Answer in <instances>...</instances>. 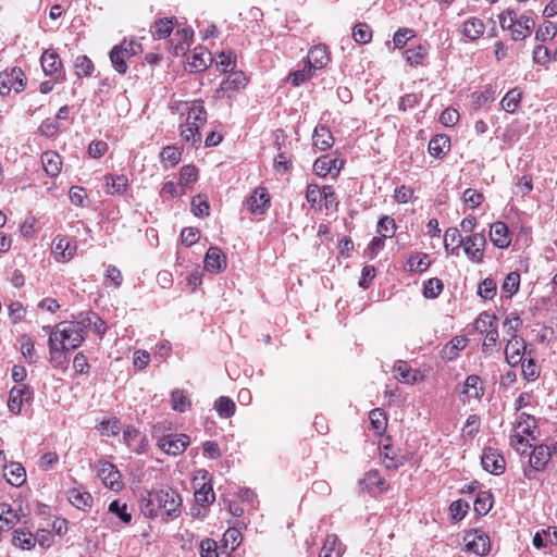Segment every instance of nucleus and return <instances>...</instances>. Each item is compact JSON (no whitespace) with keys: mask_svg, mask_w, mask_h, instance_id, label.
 Listing matches in <instances>:
<instances>
[{"mask_svg":"<svg viewBox=\"0 0 557 557\" xmlns=\"http://www.w3.org/2000/svg\"><path fill=\"white\" fill-rule=\"evenodd\" d=\"M143 512L146 517L157 518L163 515L177 517L181 512L182 498L176 490H147L143 498Z\"/></svg>","mask_w":557,"mask_h":557,"instance_id":"f257e3e1","label":"nucleus"},{"mask_svg":"<svg viewBox=\"0 0 557 557\" xmlns=\"http://www.w3.org/2000/svg\"><path fill=\"white\" fill-rule=\"evenodd\" d=\"M55 329L60 333V345L62 348L76 349L84 342V332L82 326L71 322H61Z\"/></svg>","mask_w":557,"mask_h":557,"instance_id":"f03ea898","label":"nucleus"},{"mask_svg":"<svg viewBox=\"0 0 557 557\" xmlns=\"http://www.w3.org/2000/svg\"><path fill=\"white\" fill-rule=\"evenodd\" d=\"M466 550L478 556H485L491 549L490 536L480 529H471L463 536Z\"/></svg>","mask_w":557,"mask_h":557,"instance_id":"7ed1b4c3","label":"nucleus"},{"mask_svg":"<svg viewBox=\"0 0 557 557\" xmlns=\"http://www.w3.org/2000/svg\"><path fill=\"white\" fill-rule=\"evenodd\" d=\"M25 88V75L20 67L0 73V95L7 96L12 89L21 92Z\"/></svg>","mask_w":557,"mask_h":557,"instance_id":"20e7f679","label":"nucleus"},{"mask_svg":"<svg viewBox=\"0 0 557 557\" xmlns=\"http://www.w3.org/2000/svg\"><path fill=\"white\" fill-rule=\"evenodd\" d=\"M552 451L546 445H537L533 448L529 458V467L524 468V475L528 479H534L535 473L543 471L548 463Z\"/></svg>","mask_w":557,"mask_h":557,"instance_id":"39448f33","label":"nucleus"},{"mask_svg":"<svg viewBox=\"0 0 557 557\" xmlns=\"http://www.w3.org/2000/svg\"><path fill=\"white\" fill-rule=\"evenodd\" d=\"M506 13L509 16L508 29L511 32L513 40H522L530 36L534 26V22L531 17L523 15L517 20V13L512 9H507Z\"/></svg>","mask_w":557,"mask_h":557,"instance_id":"423d86ee","label":"nucleus"},{"mask_svg":"<svg viewBox=\"0 0 557 557\" xmlns=\"http://www.w3.org/2000/svg\"><path fill=\"white\" fill-rule=\"evenodd\" d=\"M463 251L473 263H481L484 257L486 237L483 233H474L465 238Z\"/></svg>","mask_w":557,"mask_h":557,"instance_id":"0eeeda50","label":"nucleus"},{"mask_svg":"<svg viewBox=\"0 0 557 557\" xmlns=\"http://www.w3.org/2000/svg\"><path fill=\"white\" fill-rule=\"evenodd\" d=\"M189 445V437L185 434H168L158 441V447L168 455L177 456L185 451Z\"/></svg>","mask_w":557,"mask_h":557,"instance_id":"6e6552de","label":"nucleus"},{"mask_svg":"<svg viewBox=\"0 0 557 557\" xmlns=\"http://www.w3.org/2000/svg\"><path fill=\"white\" fill-rule=\"evenodd\" d=\"M270 195L265 187H257L247 198L246 206L252 214L262 215L270 207Z\"/></svg>","mask_w":557,"mask_h":557,"instance_id":"1a4fd4ad","label":"nucleus"},{"mask_svg":"<svg viewBox=\"0 0 557 557\" xmlns=\"http://www.w3.org/2000/svg\"><path fill=\"white\" fill-rule=\"evenodd\" d=\"M33 397V391L25 384H18L10 391L8 407L14 414L21 412L24 403H27Z\"/></svg>","mask_w":557,"mask_h":557,"instance_id":"9d476101","label":"nucleus"},{"mask_svg":"<svg viewBox=\"0 0 557 557\" xmlns=\"http://www.w3.org/2000/svg\"><path fill=\"white\" fill-rule=\"evenodd\" d=\"M481 463L485 471L493 474H500L505 470V459L497 449L486 447L481 456Z\"/></svg>","mask_w":557,"mask_h":557,"instance_id":"9b49d317","label":"nucleus"},{"mask_svg":"<svg viewBox=\"0 0 557 557\" xmlns=\"http://www.w3.org/2000/svg\"><path fill=\"white\" fill-rule=\"evenodd\" d=\"M97 475L106 487H114L119 485L122 480V474L119 469L109 461H99L96 466Z\"/></svg>","mask_w":557,"mask_h":557,"instance_id":"f8f14e48","label":"nucleus"},{"mask_svg":"<svg viewBox=\"0 0 557 557\" xmlns=\"http://www.w3.org/2000/svg\"><path fill=\"white\" fill-rule=\"evenodd\" d=\"M77 245L74 239L66 236L57 237L53 242V253L57 261L66 262L76 253Z\"/></svg>","mask_w":557,"mask_h":557,"instance_id":"ddd939ff","label":"nucleus"},{"mask_svg":"<svg viewBox=\"0 0 557 557\" xmlns=\"http://www.w3.org/2000/svg\"><path fill=\"white\" fill-rule=\"evenodd\" d=\"M203 263L207 271L221 273L227 265L226 256L219 247L212 246L207 250Z\"/></svg>","mask_w":557,"mask_h":557,"instance_id":"4468645a","label":"nucleus"},{"mask_svg":"<svg viewBox=\"0 0 557 557\" xmlns=\"http://www.w3.org/2000/svg\"><path fill=\"white\" fill-rule=\"evenodd\" d=\"M25 516L26 513L24 512L21 503L15 505L5 503L0 504V522L8 529L14 527L20 522L21 518Z\"/></svg>","mask_w":557,"mask_h":557,"instance_id":"2eb2a0df","label":"nucleus"},{"mask_svg":"<svg viewBox=\"0 0 557 557\" xmlns=\"http://www.w3.org/2000/svg\"><path fill=\"white\" fill-rule=\"evenodd\" d=\"M525 350L524 341L519 337L509 338L506 348L505 356L506 361L510 367H516L523 360Z\"/></svg>","mask_w":557,"mask_h":557,"instance_id":"dca6fc26","label":"nucleus"},{"mask_svg":"<svg viewBox=\"0 0 557 557\" xmlns=\"http://www.w3.org/2000/svg\"><path fill=\"white\" fill-rule=\"evenodd\" d=\"M345 161L343 159L332 158L329 154L322 156L314 161L313 170L318 176L325 177L335 171L338 173Z\"/></svg>","mask_w":557,"mask_h":557,"instance_id":"f3484780","label":"nucleus"},{"mask_svg":"<svg viewBox=\"0 0 557 557\" xmlns=\"http://www.w3.org/2000/svg\"><path fill=\"white\" fill-rule=\"evenodd\" d=\"M490 238L497 248H507L511 243V235L506 223L497 221L492 224L490 230Z\"/></svg>","mask_w":557,"mask_h":557,"instance_id":"a211bd4d","label":"nucleus"},{"mask_svg":"<svg viewBox=\"0 0 557 557\" xmlns=\"http://www.w3.org/2000/svg\"><path fill=\"white\" fill-rule=\"evenodd\" d=\"M329 60L327 47L325 45H317L309 50L306 64L314 72L324 67Z\"/></svg>","mask_w":557,"mask_h":557,"instance_id":"6ab92c4d","label":"nucleus"},{"mask_svg":"<svg viewBox=\"0 0 557 557\" xmlns=\"http://www.w3.org/2000/svg\"><path fill=\"white\" fill-rule=\"evenodd\" d=\"M3 476L12 487H21L26 481V471L18 462H11L3 469Z\"/></svg>","mask_w":557,"mask_h":557,"instance_id":"aec40b11","label":"nucleus"},{"mask_svg":"<svg viewBox=\"0 0 557 557\" xmlns=\"http://www.w3.org/2000/svg\"><path fill=\"white\" fill-rule=\"evenodd\" d=\"M40 64L46 75H54L62 70V61L59 54L51 49H47L40 57Z\"/></svg>","mask_w":557,"mask_h":557,"instance_id":"412c9836","label":"nucleus"},{"mask_svg":"<svg viewBox=\"0 0 557 557\" xmlns=\"http://www.w3.org/2000/svg\"><path fill=\"white\" fill-rule=\"evenodd\" d=\"M41 163L48 176L55 177L60 174L62 159L59 153L54 151H45L41 154Z\"/></svg>","mask_w":557,"mask_h":557,"instance_id":"4be33fe9","label":"nucleus"},{"mask_svg":"<svg viewBox=\"0 0 557 557\" xmlns=\"http://www.w3.org/2000/svg\"><path fill=\"white\" fill-rule=\"evenodd\" d=\"M313 146L325 151L334 144V138L330 129L324 125H317L312 134Z\"/></svg>","mask_w":557,"mask_h":557,"instance_id":"5701e85b","label":"nucleus"},{"mask_svg":"<svg viewBox=\"0 0 557 557\" xmlns=\"http://www.w3.org/2000/svg\"><path fill=\"white\" fill-rule=\"evenodd\" d=\"M12 544L21 549H32L36 545V539L26 528H17L13 531Z\"/></svg>","mask_w":557,"mask_h":557,"instance_id":"b1692460","label":"nucleus"},{"mask_svg":"<svg viewBox=\"0 0 557 557\" xmlns=\"http://www.w3.org/2000/svg\"><path fill=\"white\" fill-rule=\"evenodd\" d=\"M450 148V139L447 135H435L429 143V152L432 157L442 159Z\"/></svg>","mask_w":557,"mask_h":557,"instance_id":"393cba45","label":"nucleus"},{"mask_svg":"<svg viewBox=\"0 0 557 557\" xmlns=\"http://www.w3.org/2000/svg\"><path fill=\"white\" fill-rule=\"evenodd\" d=\"M247 85V77L243 72H232L226 79L221 83L218 91L236 92Z\"/></svg>","mask_w":557,"mask_h":557,"instance_id":"a878e982","label":"nucleus"},{"mask_svg":"<svg viewBox=\"0 0 557 557\" xmlns=\"http://www.w3.org/2000/svg\"><path fill=\"white\" fill-rule=\"evenodd\" d=\"M67 499L81 510H87L92 506V496L86 490H69Z\"/></svg>","mask_w":557,"mask_h":557,"instance_id":"bb28decb","label":"nucleus"},{"mask_svg":"<svg viewBox=\"0 0 557 557\" xmlns=\"http://www.w3.org/2000/svg\"><path fill=\"white\" fill-rule=\"evenodd\" d=\"M463 393L474 399H481L484 394L482 380L479 375H469L463 384Z\"/></svg>","mask_w":557,"mask_h":557,"instance_id":"cd10ccee","label":"nucleus"},{"mask_svg":"<svg viewBox=\"0 0 557 557\" xmlns=\"http://www.w3.org/2000/svg\"><path fill=\"white\" fill-rule=\"evenodd\" d=\"M466 345L467 338L456 336L441 350V356L445 360L453 361L458 357V351L463 349Z\"/></svg>","mask_w":557,"mask_h":557,"instance_id":"c85d7f7f","label":"nucleus"},{"mask_svg":"<svg viewBox=\"0 0 557 557\" xmlns=\"http://www.w3.org/2000/svg\"><path fill=\"white\" fill-rule=\"evenodd\" d=\"M485 30V25L482 20L478 17H470L463 23L462 34L470 40L480 38Z\"/></svg>","mask_w":557,"mask_h":557,"instance_id":"c756f323","label":"nucleus"},{"mask_svg":"<svg viewBox=\"0 0 557 557\" xmlns=\"http://www.w3.org/2000/svg\"><path fill=\"white\" fill-rule=\"evenodd\" d=\"M206 121L207 111L202 106V101L195 102L188 111L187 123L199 129V127L203 125Z\"/></svg>","mask_w":557,"mask_h":557,"instance_id":"7c9ffc66","label":"nucleus"},{"mask_svg":"<svg viewBox=\"0 0 557 557\" xmlns=\"http://www.w3.org/2000/svg\"><path fill=\"white\" fill-rule=\"evenodd\" d=\"M175 18L163 17L156 21L151 26V33L154 37L159 39L166 38L171 35L174 28Z\"/></svg>","mask_w":557,"mask_h":557,"instance_id":"2f4dec72","label":"nucleus"},{"mask_svg":"<svg viewBox=\"0 0 557 557\" xmlns=\"http://www.w3.org/2000/svg\"><path fill=\"white\" fill-rule=\"evenodd\" d=\"M522 98V91L519 88H512L509 90L502 99L500 106L502 109L508 113L516 112L519 107Z\"/></svg>","mask_w":557,"mask_h":557,"instance_id":"473e14b6","label":"nucleus"},{"mask_svg":"<svg viewBox=\"0 0 557 557\" xmlns=\"http://www.w3.org/2000/svg\"><path fill=\"white\" fill-rule=\"evenodd\" d=\"M342 549L338 537L335 534H329L323 543L320 557H341Z\"/></svg>","mask_w":557,"mask_h":557,"instance_id":"72a5a7b5","label":"nucleus"},{"mask_svg":"<svg viewBox=\"0 0 557 557\" xmlns=\"http://www.w3.org/2000/svg\"><path fill=\"white\" fill-rule=\"evenodd\" d=\"M123 54L124 53L121 51V47L116 46H114L109 53L111 64L119 74H125L128 69L126 61L129 59V57Z\"/></svg>","mask_w":557,"mask_h":557,"instance_id":"f704fd0d","label":"nucleus"},{"mask_svg":"<svg viewBox=\"0 0 557 557\" xmlns=\"http://www.w3.org/2000/svg\"><path fill=\"white\" fill-rule=\"evenodd\" d=\"M394 371L397 373V379L401 382L413 384L417 381L416 374H412V369L404 360H398L394 364Z\"/></svg>","mask_w":557,"mask_h":557,"instance_id":"c9c22d12","label":"nucleus"},{"mask_svg":"<svg viewBox=\"0 0 557 557\" xmlns=\"http://www.w3.org/2000/svg\"><path fill=\"white\" fill-rule=\"evenodd\" d=\"M465 243V238L460 235V232L457 227H449L445 232L444 236V248L448 252L449 247L454 246L451 248V252L462 246Z\"/></svg>","mask_w":557,"mask_h":557,"instance_id":"e433bc0d","label":"nucleus"},{"mask_svg":"<svg viewBox=\"0 0 557 557\" xmlns=\"http://www.w3.org/2000/svg\"><path fill=\"white\" fill-rule=\"evenodd\" d=\"M214 409L222 418H231L236 410L235 403L226 396L219 397L214 403Z\"/></svg>","mask_w":557,"mask_h":557,"instance_id":"4c0bfd02","label":"nucleus"},{"mask_svg":"<svg viewBox=\"0 0 557 557\" xmlns=\"http://www.w3.org/2000/svg\"><path fill=\"white\" fill-rule=\"evenodd\" d=\"M171 401L173 410L178 412H184L191 406L190 400L183 389H174L171 393Z\"/></svg>","mask_w":557,"mask_h":557,"instance_id":"58836bf2","label":"nucleus"},{"mask_svg":"<svg viewBox=\"0 0 557 557\" xmlns=\"http://www.w3.org/2000/svg\"><path fill=\"white\" fill-rule=\"evenodd\" d=\"M106 181L109 187L108 193L111 195L122 194L126 190L128 181L124 175H107Z\"/></svg>","mask_w":557,"mask_h":557,"instance_id":"ea45409f","label":"nucleus"},{"mask_svg":"<svg viewBox=\"0 0 557 557\" xmlns=\"http://www.w3.org/2000/svg\"><path fill=\"white\" fill-rule=\"evenodd\" d=\"M352 38L357 44L364 45L371 41L372 30L366 23H358L354 26Z\"/></svg>","mask_w":557,"mask_h":557,"instance_id":"a19ab883","label":"nucleus"},{"mask_svg":"<svg viewBox=\"0 0 557 557\" xmlns=\"http://www.w3.org/2000/svg\"><path fill=\"white\" fill-rule=\"evenodd\" d=\"M444 284L442 280L432 277L424 283L423 296L426 299H435L443 292Z\"/></svg>","mask_w":557,"mask_h":557,"instance_id":"79ce46f5","label":"nucleus"},{"mask_svg":"<svg viewBox=\"0 0 557 557\" xmlns=\"http://www.w3.org/2000/svg\"><path fill=\"white\" fill-rule=\"evenodd\" d=\"M369 419H370L372 429L376 433H382L386 429L387 418H386L385 412L382 409L375 408V409L371 410L369 413Z\"/></svg>","mask_w":557,"mask_h":557,"instance_id":"37998d69","label":"nucleus"},{"mask_svg":"<svg viewBox=\"0 0 557 557\" xmlns=\"http://www.w3.org/2000/svg\"><path fill=\"white\" fill-rule=\"evenodd\" d=\"M493 506L492 495L488 491L479 494L474 500V510L480 516L486 515Z\"/></svg>","mask_w":557,"mask_h":557,"instance_id":"c03bdc74","label":"nucleus"},{"mask_svg":"<svg viewBox=\"0 0 557 557\" xmlns=\"http://www.w3.org/2000/svg\"><path fill=\"white\" fill-rule=\"evenodd\" d=\"M428 258L429 256L426 253L411 255L407 262L409 270L419 272L426 271L431 264Z\"/></svg>","mask_w":557,"mask_h":557,"instance_id":"a18cd8bd","label":"nucleus"},{"mask_svg":"<svg viewBox=\"0 0 557 557\" xmlns=\"http://www.w3.org/2000/svg\"><path fill=\"white\" fill-rule=\"evenodd\" d=\"M472 104L475 109L481 108L482 106L494 101L495 99V91L492 87H487L483 91H475L471 95Z\"/></svg>","mask_w":557,"mask_h":557,"instance_id":"49530a36","label":"nucleus"},{"mask_svg":"<svg viewBox=\"0 0 557 557\" xmlns=\"http://www.w3.org/2000/svg\"><path fill=\"white\" fill-rule=\"evenodd\" d=\"M520 286V274L518 272H510L507 274L502 289L504 293L508 295V297H511L519 290Z\"/></svg>","mask_w":557,"mask_h":557,"instance_id":"de8ad7c7","label":"nucleus"},{"mask_svg":"<svg viewBox=\"0 0 557 557\" xmlns=\"http://www.w3.org/2000/svg\"><path fill=\"white\" fill-rule=\"evenodd\" d=\"M21 341V351L24 358L29 362L34 363L37 361L38 357L35 354V345L30 337L27 335H23L20 338Z\"/></svg>","mask_w":557,"mask_h":557,"instance_id":"09e8293b","label":"nucleus"},{"mask_svg":"<svg viewBox=\"0 0 557 557\" xmlns=\"http://www.w3.org/2000/svg\"><path fill=\"white\" fill-rule=\"evenodd\" d=\"M396 224L393 218L383 215L376 225V232L382 235L383 238L392 237L395 233Z\"/></svg>","mask_w":557,"mask_h":557,"instance_id":"8fccbe9b","label":"nucleus"},{"mask_svg":"<svg viewBox=\"0 0 557 557\" xmlns=\"http://www.w3.org/2000/svg\"><path fill=\"white\" fill-rule=\"evenodd\" d=\"M517 428L521 429V432L528 436L535 438L533 435V429L536 428V420L533 416L522 412L519 417Z\"/></svg>","mask_w":557,"mask_h":557,"instance_id":"3c124183","label":"nucleus"},{"mask_svg":"<svg viewBox=\"0 0 557 557\" xmlns=\"http://www.w3.org/2000/svg\"><path fill=\"white\" fill-rule=\"evenodd\" d=\"M77 76H90L94 72V63L87 55H78L75 60Z\"/></svg>","mask_w":557,"mask_h":557,"instance_id":"603ef678","label":"nucleus"},{"mask_svg":"<svg viewBox=\"0 0 557 557\" xmlns=\"http://www.w3.org/2000/svg\"><path fill=\"white\" fill-rule=\"evenodd\" d=\"M462 200L469 208L474 209L482 203L484 196L475 189L468 188L462 194Z\"/></svg>","mask_w":557,"mask_h":557,"instance_id":"864d4df0","label":"nucleus"},{"mask_svg":"<svg viewBox=\"0 0 557 557\" xmlns=\"http://www.w3.org/2000/svg\"><path fill=\"white\" fill-rule=\"evenodd\" d=\"M209 202L207 197L198 195L191 200V211L196 216L209 215Z\"/></svg>","mask_w":557,"mask_h":557,"instance_id":"5fc2aeb1","label":"nucleus"},{"mask_svg":"<svg viewBox=\"0 0 557 557\" xmlns=\"http://www.w3.org/2000/svg\"><path fill=\"white\" fill-rule=\"evenodd\" d=\"M69 348H62L58 351H52L50 355V363L55 369H66L69 364V359L66 357V351H69Z\"/></svg>","mask_w":557,"mask_h":557,"instance_id":"6e6d98bb","label":"nucleus"},{"mask_svg":"<svg viewBox=\"0 0 557 557\" xmlns=\"http://www.w3.org/2000/svg\"><path fill=\"white\" fill-rule=\"evenodd\" d=\"M468 508H469L468 503H466L461 499L453 502L449 506V513H450L451 520L460 521L461 519H463L465 516L467 515Z\"/></svg>","mask_w":557,"mask_h":557,"instance_id":"4d7b16f0","label":"nucleus"},{"mask_svg":"<svg viewBox=\"0 0 557 557\" xmlns=\"http://www.w3.org/2000/svg\"><path fill=\"white\" fill-rule=\"evenodd\" d=\"M313 75V71L306 64L302 70L295 71L289 74L288 79L294 86H299L302 83L310 79Z\"/></svg>","mask_w":557,"mask_h":557,"instance_id":"13d9d810","label":"nucleus"},{"mask_svg":"<svg viewBox=\"0 0 557 557\" xmlns=\"http://www.w3.org/2000/svg\"><path fill=\"white\" fill-rule=\"evenodd\" d=\"M478 294L484 299H492L496 295V282L493 278H485L479 284Z\"/></svg>","mask_w":557,"mask_h":557,"instance_id":"bf43d9fd","label":"nucleus"},{"mask_svg":"<svg viewBox=\"0 0 557 557\" xmlns=\"http://www.w3.org/2000/svg\"><path fill=\"white\" fill-rule=\"evenodd\" d=\"M109 511L116 515L124 523H129L132 520V515L127 512L126 504H120L119 500H113L109 505Z\"/></svg>","mask_w":557,"mask_h":557,"instance_id":"052dcab7","label":"nucleus"},{"mask_svg":"<svg viewBox=\"0 0 557 557\" xmlns=\"http://www.w3.org/2000/svg\"><path fill=\"white\" fill-rule=\"evenodd\" d=\"M496 317L487 312H482L475 320V330L483 333L493 327Z\"/></svg>","mask_w":557,"mask_h":557,"instance_id":"680f3d73","label":"nucleus"},{"mask_svg":"<svg viewBox=\"0 0 557 557\" xmlns=\"http://www.w3.org/2000/svg\"><path fill=\"white\" fill-rule=\"evenodd\" d=\"M200 233L196 227H184L181 232V242L186 247H190L199 240Z\"/></svg>","mask_w":557,"mask_h":557,"instance_id":"e2e57ef3","label":"nucleus"},{"mask_svg":"<svg viewBox=\"0 0 557 557\" xmlns=\"http://www.w3.org/2000/svg\"><path fill=\"white\" fill-rule=\"evenodd\" d=\"M522 325V320L517 313H510L508 317H506L504 326L506 329L507 335L510 336V338L518 337L516 335V331L519 326Z\"/></svg>","mask_w":557,"mask_h":557,"instance_id":"0e129e2a","label":"nucleus"},{"mask_svg":"<svg viewBox=\"0 0 557 557\" xmlns=\"http://www.w3.org/2000/svg\"><path fill=\"white\" fill-rule=\"evenodd\" d=\"M406 60L410 65H419L422 63L426 51L423 47L419 46L416 49H408L405 52Z\"/></svg>","mask_w":557,"mask_h":557,"instance_id":"69168bd1","label":"nucleus"},{"mask_svg":"<svg viewBox=\"0 0 557 557\" xmlns=\"http://www.w3.org/2000/svg\"><path fill=\"white\" fill-rule=\"evenodd\" d=\"M181 150L174 146H166L161 151L162 161H168L171 165H176L181 160Z\"/></svg>","mask_w":557,"mask_h":557,"instance_id":"338daca9","label":"nucleus"},{"mask_svg":"<svg viewBox=\"0 0 557 557\" xmlns=\"http://www.w3.org/2000/svg\"><path fill=\"white\" fill-rule=\"evenodd\" d=\"M181 137L185 141L197 143V141L201 140V134L198 131V128L195 127V126H191L188 123H186L185 125L181 126Z\"/></svg>","mask_w":557,"mask_h":557,"instance_id":"774afa93","label":"nucleus"}]
</instances>
